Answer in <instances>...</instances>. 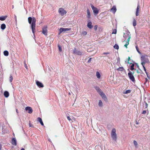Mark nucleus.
Segmentation results:
<instances>
[{"label": "nucleus", "instance_id": "nucleus-1", "mask_svg": "<svg viewBox=\"0 0 150 150\" xmlns=\"http://www.w3.org/2000/svg\"><path fill=\"white\" fill-rule=\"evenodd\" d=\"M28 22L30 24H31V28L32 30V32L33 34L35 33V23L36 19L35 18L29 17L28 18Z\"/></svg>", "mask_w": 150, "mask_h": 150}, {"label": "nucleus", "instance_id": "nucleus-2", "mask_svg": "<svg viewBox=\"0 0 150 150\" xmlns=\"http://www.w3.org/2000/svg\"><path fill=\"white\" fill-rule=\"evenodd\" d=\"M116 132V129H115L113 128L112 130L111 133V137L112 139L113 140L115 141H116L117 139V135Z\"/></svg>", "mask_w": 150, "mask_h": 150}, {"label": "nucleus", "instance_id": "nucleus-3", "mask_svg": "<svg viewBox=\"0 0 150 150\" xmlns=\"http://www.w3.org/2000/svg\"><path fill=\"white\" fill-rule=\"evenodd\" d=\"M128 70H129L128 69ZM129 72L128 73V75L129 79L132 82H135V80L134 77L133 76L134 72H133L132 73L129 70Z\"/></svg>", "mask_w": 150, "mask_h": 150}, {"label": "nucleus", "instance_id": "nucleus-4", "mask_svg": "<svg viewBox=\"0 0 150 150\" xmlns=\"http://www.w3.org/2000/svg\"><path fill=\"white\" fill-rule=\"evenodd\" d=\"M58 12L62 16H63L64 14L67 13L66 11L62 8H60L59 9Z\"/></svg>", "mask_w": 150, "mask_h": 150}, {"label": "nucleus", "instance_id": "nucleus-5", "mask_svg": "<svg viewBox=\"0 0 150 150\" xmlns=\"http://www.w3.org/2000/svg\"><path fill=\"white\" fill-rule=\"evenodd\" d=\"M71 30V28H61L59 29V34L62 33L63 32H66L67 31H70Z\"/></svg>", "mask_w": 150, "mask_h": 150}, {"label": "nucleus", "instance_id": "nucleus-6", "mask_svg": "<svg viewBox=\"0 0 150 150\" xmlns=\"http://www.w3.org/2000/svg\"><path fill=\"white\" fill-rule=\"evenodd\" d=\"M42 31V33L45 35H47V26H44L43 28Z\"/></svg>", "mask_w": 150, "mask_h": 150}, {"label": "nucleus", "instance_id": "nucleus-7", "mask_svg": "<svg viewBox=\"0 0 150 150\" xmlns=\"http://www.w3.org/2000/svg\"><path fill=\"white\" fill-rule=\"evenodd\" d=\"M91 7L93 10V12L94 13L97 14L98 13V11L97 8L95 7L93 5H91Z\"/></svg>", "mask_w": 150, "mask_h": 150}, {"label": "nucleus", "instance_id": "nucleus-8", "mask_svg": "<svg viewBox=\"0 0 150 150\" xmlns=\"http://www.w3.org/2000/svg\"><path fill=\"white\" fill-rule=\"evenodd\" d=\"M25 110L28 111V113L31 114L32 113L33 110L31 107L29 106L26 107L25 108Z\"/></svg>", "mask_w": 150, "mask_h": 150}, {"label": "nucleus", "instance_id": "nucleus-9", "mask_svg": "<svg viewBox=\"0 0 150 150\" xmlns=\"http://www.w3.org/2000/svg\"><path fill=\"white\" fill-rule=\"evenodd\" d=\"M100 95L102 97V98L103 99L105 100L106 101L107 100V98L106 96V95H105V94L103 93V92H101L100 93Z\"/></svg>", "mask_w": 150, "mask_h": 150}, {"label": "nucleus", "instance_id": "nucleus-10", "mask_svg": "<svg viewBox=\"0 0 150 150\" xmlns=\"http://www.w3.org/2000/svg\"><path fill=\"white\" fill-rule=\"evenodd\" d=\"M140 7V5L139 3L138 4L137 7V8L136 13V16H138L139 15V10Z\"/></svg>", "mask_w": 150, "mask_h": 150}, {"label": "nucleus", "instance_id": "nucleus-11", "mask_svg": "<svg viewBox=\"0 0 150 150\" xmlns=\"http://www.w3.org/2000/svg\"><path fill=\"white\" fill-rule=\"evenodd\" d=\"M73 52L74 53L76 54L77 55H81L82 54L81 52L79 51H77L76 48L74 49Z\"/></svg>", "mask_w": 150, "mask_h": 150}, {"label": "nucleus", "instance_id": "nucleus-12", "mask_svg": "<svg viewBox=\"0 0 150 150\" xmlns=\"http://www.w3.org/2000/svg\"><path fill=\"white\" fill-rule=\"evenodd\" d=\"M36 83L37 85L39 88L43 87L44 86L43 84L41 83L38 81H36Z\"/></svg>", "mask_w": 150, "mask_h": 150}, {"label": "nucleus", "instance_id": "nucleus-13", "mask_svg": "<svg viewBox=\"0 0 150 150\" xmlns=\"http://www.w3.org/2000/svg\"><path fill=\"white\" fill-rule=\"evenodd\" d=\"M11 144L12 145H14V146H16L17 145V142H16V139L13 138L12 139V142H11Z\"/></svg>", "mask_w": 150, "mask_h": 150}, {"label": "nucleus", "instance_id": "nucleus-14", "mask_svg": "<svg viewBox=\"0 0 150 150\" xmlns=\"http://www.w3.org/2000/svg\"><path fill=\"white\" fill-rule=\"evenodd\" d=\"M110 11H112L114 13H115L117 11L116 7L115 6H113L111 9Z\"/></svg>", "mask_w": 150, "mask_h": 150}, {"label": "nucleus", "instance_id": "nucleus-15", "mask_svg": "<svg viewBox=\"0 0 150 150\" xmlns=\"http://www.w3.org/2000/svg\"><path fill=\"white\" fill-rule=\"evenodd\" d=\"M37 121L39 122L41 125L42 126H44V125L42 121V119L40 117H38L37 118Z\"/></svg>", "mask_w": 150, "mask_h": 150}, {"label": "nucleus", "instance_id": "nucleus-16", "mask_svg": "<svg viewBox=\"0 0 150 150\" xmlns=\"http://www.w3.org/2000/svg\"><path fill=\"white\" fill-rule=\"evenodd\" d=\"M87 17L89 19L91 17V13L89 9L88 8H87Z\"/></svg>", "mask_w": 150, "mask_h": 150}, {"label": "nucleus", "instance_id": "nucleus-17", "mask_svg": "<svg viewBox=\"0 0 150 150\" xmlns=\"http://www.w3.org/2000/svg\"><path fill=\"white\" fill-rule=\"evenodd\" d=\"M87 26L90 29H91L93 27V26L92 25V23L91 21L88 23Z\"/></svg>", "mask_w": 150, "mask_h": 150}, {"label": "nucleus", "instance_id": "nucleus-18", "mask_svg": "<svg viewBox=\"0 0 150 150\" xmlns=\"http://www.w3.org/2000/svg\"><path fill=\"white\" fill-rule=\"evenodd\" d=\"M95 89L99 94H100V93L101 92H103L100 88L98 87H96Z\"/></svg>", "mask_w": 150, "mask_h": 150}, {"label": "nucleus", "instance_id": "nucleus-19", "mask_svg": "<svg viewBox=\"0 0 150 150\" xmlns=\"http://www.w3.org/2000/svg\"><path fill=\"white\" fill-rule=\"evenodd\" d=\"M117 70L118 71H125V69L122 67H119L117 69Z\"/></svg>", "mask_w": 150, "mask_h": 150}, {"label": "nucleus", "instance_id": "nucleus-20", "mask_svg": "<svg viewBox=\"0 0 150 150\" xmlns=\"http://www.w3.org/2000/svg\"><path fill=\"white\" fill-rule=\"evenodd\" d=\"M4 95L6 98H7L9 96V93L7 91H5L4 93Z\"/></svg>", "mask_w": 150, "mask_h": 150}, {"label": "nucleus", "instance_id": "nucleus-21", "mask_svg": "<svg viewBox=\"0 0 150 150\" xmlns=\"http://www.w3.org/2000/svg\"><path fill=\"white\" fill-rule=\"evenodd\" d=\"M7 16H3L0 17V20L1 21H3L5 20L6 18L7 17Z\"/></svg>", "mask_w": 150, "mask_h": 150}, {"label": "nucleus", "instance_id": "nucleus-22", "mask_svg": "<svg viewBox=\"0 0 150 150\" xmlns=\"http://www.w3.org/2000/svg\"><path fill=\"white\" fill-rule=\"evenodd\" d=\"M1 28L2 30H4L6 28L5 24L4 23L2 24L1 25Z\"/></svg>", "mask_w": 150, "mask_h": 150}, {"label": "nucleus", "instance_id": "nucleus-23", "mask_svg": "<svg viewBox=\"0 0 150 150\" xmlns=\"http://www.w3.org/2000/svg\"><path fill=\"white\" fill-rule=\"evenodd\" d=\"M133 25L134 26H135L137 25V22L135 18L133 19Z\"/></svg>", "mask_w": 150, "mask_h": 150}, {"label": "nucleus", "instance_id": "nucleus-24", "mask_svg": "<svg viewBox=\"0 0 150 150\" xmlns=\"http://www.w3.org/2000/svg\"><path fill=\"white\" fill-rule=\"evenodd\" d=\"M96 76L98 78V79L100 78V75L98 72V71L96 72Z\"/></svg>", "mask_w": 150, "mask_h": 150}, {"label": "nucleus", "instance_id": "nucleus-25", "mask_svg": "<svg viewBox=\"0 0 150 150\" xmlns=\"http://www.w3.org/2000/svg\"><path fill=\"white\" fill-rule=\"evenodd\" d=\"M4 55L5 56H8V52L6 50H5L4 51Z\"/></svg>", "mask_w": 150, "mask_h": 150}, {"label": "nucleus", "instance_id": "nucleus-26", "mask_svg": "<svg viewBox=\"0 0 150 150\" xmlns=\"http://www.w3.org/2000/svg\"><path fill=\"white\" fill-rule=\"evenodd\" d=\"M133 143H134V145L135 146V147L136 148L137 147L138 144L137 142V141H136L134 140L133 141Z\"/></svg>", "mask_w": 150, "mask_h": 150}, {"label": "nucleus", "instance_id": "nucleus-27", "mask_svg": "<svg viewBox=\"0 0 150 150\" xmlns=\"http://www.w3.org/2000/svg\"><path fill=\"white\" fill-rule=\"evenodd\" d=\"M134 64H133L130 66V70L132 71L134 69Z\"/></svg>", "mask_w": 150, "mask_h": 150}, {"label": "nucleus", "instance_id": "nucleus-28", "mask_svg": "<svg viewBox=\"0 0 150 150\" xmlns=\"http://www.w3.org/2000/svg\"><path fill=\"white\" fill-rule=\"evenodd\" d=\"M98 105L100 106H102L103 105V103L102 101L100 100H99Z\"/></svg>", "mask_w": 150, "mask_h": 150}, {"label": "nucleus", "instance_id": "nucleus-29", "mask_svg": "<svg viewBox=\"0 0 150 150\" xmlns=\"http://www.w3.org/2000/svg\"><path fill=\"white\" fill-rule=\"evenodd\" d=\"M114 47L115 49H118L119 48V47L118 45L117 44H115L114 46Z\"/></svg>", "mask_w": 150, "mask_h": 150}, {"label": "nucleus", "instance_id": "nucleus-30", "mask_svg": "<svg viewBox=\"0 0 150 150\" xmlns=\"http://www.w3.org/2000/svg\"><path fill=\"white\" fill-rule=\"evenodd\" d=\"M136 50H137V52H138V53L139 54H141V52H140V51H139V48L138 47V46H136Z\"/></svg>", "mask_w": 150, "mask_h": 150}, {"label": "nucleus", "instance_id": "nucleus-31", "mask_svg": "<svg viewBox=\"0 0 150 150\" xmlns=\"http://www.w3.org/2000/svg\"><path fill=\"white\" fill-rule=\"evenodd\" d=\"M13 79V78L12 76L11 75L9 77V81L11 82H12Z\"/></svg>", "mask_w": 150, "mask_h": 150}, {"label": "nucleus", "instance_id": "nucleus-32", "mask_svg": "<svg viewBox=\"0 0 150 150\" xmlns=\"http://www.w3.org/2000/svg\"><path fill=\"white\" fill-rule=\"evenodd\" d=\"M131 91L130 90H126L125 93H124L125 94H127L128 93H129L131 92Z\"/></svg>", "mask_w": 150, "mask_h": 150}, {"label": "nucleus", "instance_id": "nucleus-33", "mask_svg": "<svg viewBox=\"0 0 150 150\" xmlns=\"http://www.w3.org/2000/svg\"><path fill=\"white\" fill-rule=\"evenodd\" d=\"M116 33H117L116 30L115 29H114L113 30L112 34H116Z\"/></svg>", "mask_w": 150, "mask_h": 150}, {"label": "nucleus", "instance_id": "nucleus-34", "mask_svg": "<svg viewBox=\"0 0 150 150\" xmlns=\"http://www.w3.org/2000/svg\"><path fill=\"white\" fill-rule=\"evenodd\" d=\"M129 42H126V44L124 46L127 48V46L129 45Z\"/></svg>", "mask_w": 150, "mask_h": 150}, {"label": "nucleus", "instance_id": "nucleus-35", "mask_svg": "<svg viewBox=\"0 0 150 150\" xmlns=\"http://www.w3.org/2000/svg\"><path fill=\"white\" fill-rule=\"evenodd\" d=\"M142 62L141 63V64L143 66H144V65L145 64L146 62L145 60H144L143 61H142Z\"/></svg>", "mask_w": 150, "mask_h": 150}, {"label": "nucleus", "instance_id": "nucleus-36", "mask_svg": "<svg viewBox=\"0 0 150 150\" xmlns=\"http://www.w3.org/2000/svg\"><path fill=\"white\" fill-rule=\"evenodd\" d=\"M58 47L59 50V51L61 52L62 51V48L59 45H58Z\"/></svg>", "mask_w": 150, "mask_h": 150}, {"label": "nucleus", "instance_id": "nucleus-37", "mask_svg": "<svg viewBox=\"0 0 150 150\" xmlns=\"http://www.w3.org/2000/svg\"><path fill=\"white\" fill-rule=\"evenodd\" d=\"M145 58V57L144 56H142L141 57V59L142 61H143L144 60V59Z\"/></svg>", "mask_w": 150, "mask_h": 150}, {"label": "nucleus", "instance_id": "nucleus-38", "mask_svg": "<svg viewBox=\"0 0 150 150\" xmlns=\"http://www.w3.org/2000/svg\"><path fill=\"white\" fill-rule=\"evenodd\" d=\"M92 59V58H90L89 60H88V63H90L91 62V59Z\"/></svg>", "mask_w": 150, "mask_h": 150}, {"label": "nucleus", "instance_id": "nucleus-39", "mask_svg": "<svg viewBox=\"0 0 150 150\" xmlns=\"http://www.w3.org/2000/svg\"><path fill=\"white\" fill-rule=\"evenodd\" d=\"M143 69H144V71H145V73L146 74H147V71H146V69L145 68V67H144V66H143Z\"/></svg>", "mask_w": 150, "mask_h": 150}, {"label": "nucleus", "instance_id": "nucleus-40", "mask_svg": "<svg viewBox=\"0 0 150 150\" xmlns=\"http://www.w3.org/2000/svg\"><path fill=\"white\" fill-rule=\"evenodd\" d=\"M29 125L30 127H34V126L30 123H29Z\"/></svg>", "mask_w": 150, "mask_h": 150}, {"label": "nucleus", "instance_id": "nucleus-41", "mask_svg": "<svg viewBox=\"0 0 150 150\" xmlns=\"http://www.w3.org/2000/svg\"><path fill=\"white\" fill-rule=\"evenodd\" d=\"M97 25H95L94 27V29L95 30H97Z\"/></svg>", "mask_w": 150, "mask_h": 150}, {"label": "nucleus", "instance_id": "nucleus-42", "mask_svg": "<svg viewBox=\"0 0 150 150\" xmlns=\"http://www.w3.org/2000/svg\"><path fill=\"white\" fill-rule=\"evenodd\" d=\"M110 54V53L108 52H103V54Z\"/></svg>", "mask_w": 150, "mask_h": 150}, {"label": "nucleus", "instance_id": "nucleus-43", "mask_svg": "<svg viewBox=\"0 0 150 150\" xmlns=\"http://www.w3.org/2000/svg\"><path fill=\"white\" fill-rule=\"evenodd\" d=\"M146 110H144L142 111V113L143 114H145L146 113Z\"/></svg>", "mask_w": 150, "mask_h": 150}, {"label": "nucleus", "instance_id": "nucleus-44", "mask_svg": "<svg viewBox=\"0 0 150 150\" xmlns=\"http://www.w3.org/2000/svg\"><path fill=\"white\" fill-rule=\"evenodd\" d=\"M130 38V37L129 36V37L128 39L126 41L127 42H129Z\"/></svg>", "mask_w": 150, "mask_h": 150}, {"label": "nucleus", "instance_id": "nucleus-45", "mask_svg": "<svg viewBox=\"0 0 150 150\" xmlns=\"http://www.w3.org/2000/svg\"><path fill=\"white\" fill-rule=\"evenodd\" d=\"M67 119L69 121H70V120H71V118L69 116L67 117Z\"/></svg>", "mask_w": 150, "mask_h": 150}, {"label": "nucleus", "instance_id": "nucleus-46", "mask_svg": "<svg viewBox=\"0 0 150 150\" xmlns=\"http://www.w3.org/2000/svg\"><path fill=\"white\" fill-rule=\"evenodd\" d=\"M14 19L15 20V21H16H16H17V18H16V15H14Z\"/></svg>", "mask_w": 150, "mask_h": 150}, {"label": "nucleus", "instance_id": "nucleus-47", "mask_svg": "<svg viewBox=\"0 0 150 150\" xmlns=\"http://www.w3.org/2000/svg\"><path fill=\"white\" fill-rule=\"evenodd\" d=\"M83 33L84 35H86L87 34V32L86 31H84L83 32Z\"/></svg>", "mask_w": 150, "mask_h": 150}, {"label": "nucleus", "instance_id": "nucleus-48", "mask_svg": "<svg viewBox=\"0 0 150 150\" xmlns=\"http://www.w3.org/2000/svg\"><path fill=\"white\" fill-rule=\"evenodd\" d=\"M130 59V57H128V63H129V60Z\"/></svg>", "mask_w": 150, "mask_h": 150}, {"label": "nucleus", "instance_id": "nucleus-49", "mask_svg": "<svg viewBox=\"0 0 150 150\" xmlns=\"http://www.w3.org/2000/svg\"><path fill=\"white\" fill-rule=\"evenodd\" d=\"M145 103L146 104V108H147L148 107V104H147V103L146 102H145Z\"/></svg>", "mask_w": 150, "mask_h": 150}, {"label": "nucleus", "instance_id": "nucleus-50", "mask_svg": "<svg viewBox=\"0 0 150 150\" xmlns=\"http://www.w3.org/2000/svg\"><path fill=\"white\" fill-rule=\"evenodd\" d=\"M146 81L144 83H145L148 81V79L147 78H146L145 79Z\"/></svg>", "mask_w": 150, "mask_h": 150}, {"label": "nucleus", "instance_id": "nucleus-51", "mask_svg": "<svg viewBox=\"0 0 150 150\" xmlns=\"http://www.w3.org/2000/svg\"><path fill=\"white\" fill-rule=\"evenodd\" d=\"M25 67L26 69H27V68H28L27 66V65L26 64H25Z\"/></svg>", "mask_w": 150, "mask_h": 150}, {"label": "nucleus", "instance_id": "nucleus-52", "mask_svg": "<svg viewBox=\"0 0 150 150\" xmlns=\"http://www.w3.org/2000/svg\"><path fill=\"white\" fill-rule=\"evenodd\" d=\"M146 75H147V77L148 78H149V77L148 76V73L147 72V74H146Z\"/></svg>", "mask_w": 150, "mask_h": 150}, {"label": "nucleus", "instance_id": "nucleus-53", "mask_svg": "<svg viewBox=\"0 0 150 150\" xmlns=\"http://www.w3.org/2000/svg\"><path fill=\"white\" fill-rule=\"evenodd\" d=\"M16 112H17V113H18V109H16Z\"/></svg>", "mask_w": 150, "mask_h": 150}, {"label": "nucleus", "instance_id": "nucleus-54", "mask_svg": "<svg viewBox=\"0 0 150 150\" xmlns=\"http://www.w3.org/2000/svg\"><path fill=\"white\" fill-rule=\"evenodd\" d=\"M137 73H139V71L138 70H137Z\"/></svg>", "mask_w": 150, "mask_h": 150}, {"label": "nucleus", "instance_id": "nucleus-55", "mask_svg": "<svg viewBox=\"0 0 150 150\" xmlns=\"http://www.w3.org/2000/svg\"><path fill=\"white\" fill-rule=\"evenodd\" d=\"M21 150H25V149L23 148H22Z\"/></svg>", "mask_w": 150, "mask_h": 150}]
</instances>
